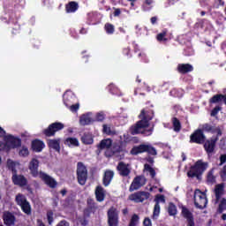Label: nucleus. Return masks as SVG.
I'll return each instance as SVG.
<instances>
[{
    "label": "nucleus",
    "instance_id": "nucleus-1",
    "mask_svg": "<svg viewBox=\"0 0 226 226\" xmlns=\"http://www.w3.org/2000/svg\"><path fill=\"white\" fill-rule=\"evenodd\" d=\"M138 117L139 120L130 127L131 135L151 137L154 132V124H152L150 127L149 124L154 118V111L149 109H143Z\"/></svg>",
    "mask_w": 226,
    "mask_h": 226
},
{
    "label": "nucleus",
    "instance_id": "nucleus-2",
    "mask_svg": "<svg viewBox=\"0 0 226 226\" xmlns=\"http://www.w3.org/2000/svg\"><path fill=\"white\" fill-rule=\"evenodd\" d=\"M38 169H40V161L33 158L28 163V170L32 177H40L44 185H47L49 188H57V181L49 174L38 170Z\"/></svg>",
    "mask_w": 226,
    "mask_h": 226
},
{
    "label": "nucleus",
    "instance_id": "nucleus-3",
    "mask_svg": "<svg viewBox=\"0 0 226 226\" xmlns=\"http://www.w3.org/2000/svg\"><path fill=\"white\" fill-rule=\"evenodd\" d=\"M209 162H204L202 160H198L192 166L190 167V170L187 172L189 177H202V174L207 170Z\"/></svg>",
    "mask_w": 226,
    "mask_h": 226
},
{
    "label": "nucleus",
    "instance_id": "nucleus-4",
    "mask_svg": "<svg viewBox=\"0 0 226 226\" xmlns=\"http://www.w3.org/2000/svg\"><path fill=\"white\" fill-rule=\"evenodd\" d=\"M142 153H147L151 156H156V154H158V152L156 151V148H154V147L146 144L134 146L130 152L132 156H137V154H142Z\"/></svg>",
    "mask_w": 226,
    "mask_h": 226
},
{
    "label": "nucleus",
    "instance_id": "nucleus-5",
    "mask_svg": "<svg viewBox=\"0 0 226 226\" xmlns=\"http://www.w3.org/2000/svg\"><path fill=\"white\" fill-rule=\"evenodd\" d=\"M76 175L79 185L84 186L87 183V167L82 162L77 163Z\"/></svg>",
    "mask_w": 226,
    "mask_h": 226
},
{
    "label": "nucleus",
    "instance_id": "nucleus-6",
    "mask_svg": "<svg viewBox=\"0 0 226 226\" xmlns=\"http://www.w3.org/2000/svg\"><path fill=\"white\" fill-rule=\"evenodd\" d=\"M15 202L17 206H19L21 211H23L25 215H31V203L27 201V198H26V195L22 193H18L15 197Z\"/></svg>",
    "mask_w": 226,
    "mask_h": 226
},
{
    "label": "nucleus",
    "instance_id": "nucleus-7",
    "mask_svg": "<svg viewBox=\"0 0 226 226\" xmlns=\"http://www.w3.org/2000/svg\"><path fill=\"white\" fill-rule=\"evenodd\" d=\"M194 205L198 209H205L207 206V197L200 189L194 192Z\"/></svg>",
    "mask_w": 226,
    "mask_h": 226
},
{
    "label": "nucleus",
    "instance_id": "nucleus-8",
    "mask_svg": "<svg viewBox=\"0 0 226 226\" xmlns=\"http://www.w3.org/2000/svg\"><path fill=\"white\" fill-rule=\"evenodd\" d=\"M108 225L119 226V210L114 206L110 207L107 211Z\"/></svg>",
    "mask_w": 226,
    "mask_h": 226
},
{
    "label": "nucleus",
    "instance_id": "nucleus-9",
    "mask_svg": "<svg viewBox=\"0 0 226 226\" xmlns=\"http://www.w3.org/2000/svg\"><path fill=\"white\" fill-rule=\"evenodd\" d=\"M64 129V124L61 122H55L50 124L46 129L42 131V134L46 137H55L57 132Z\"/></svg>",
    "mask_w": 226,
    "mask_h": 226
},
{
    "label": "nucleus",
    "instance_id": "nucleus-10",
    "mask_svg": "<svg viewBox=\"0 0 226 226\" xmlns=\"http://www.w3.org/2000/svg\"><path fill=\"white\" fill-rule=\"evenodd\" d=\"M149 197H151V193L145 191H139L130 194L128 197V200H131V202H134L135 204H140V202L147 200Z\"/></svg>",
    "mask_w": 226,
    "mask_h": 226
},
{
    "label": "nucleus",
    "instance_id": "nucleus-11",
    "mask_svg": "<svg viewBox=\"0 0 226 226\" xmlns=\"http://www.w3.org/2000/svg\"><path fill=\"white\" fill-rule=\"evenodd\" d=\"M5 140L6 143H0V147H2V149H4L6 146H9V147H11L12 149H16V147H20V146H22V139L15 138L13 135H7Z\"/></svg>",
    "mask_w": 226,
    "mask_h": 226
},
{
    "label": "nucleus",
    "instance_id": "nucleus-12",
    "mask_svg": "<svg viewBox=\"0 0 226 226\" xmlns=\"http://www.w3.org/2000/svg\"><path fill=\"white\" fill-rule=\"evenodd\" d=\"M206 142V135L202 129H197L190 136L191 144H200L202 145Z\"/></svg>",
    "mask_w": 226,
    "mask_h": 226
},
{
    "label": "nucleus",
    "instance_id": "nucleus-13",
    "mask_svg": "<svg viewBox=\"0 0 226 226\" xmlns=\"http://www.w3.org/2000/svg\"><path fill=\"white\" fill-rule=\"evenodd\" d=\"M147 181V180L144 176L135 177L129 187V192H135L136 190H140V188H142V186L146 185Z\"/></svg>",
    "mask_w": 226,
    "mask_h": 226
},
{
    "label": "nucleus",
    "instance_id": "nucleus-14",
    "mask_svg": "<svg viewBox=\"0 0 226 226\" xmlns=\"http://www.w3.org/2000/svg\"><path fill=\"white\" fill-rule=\"evenodd\" d=\"M216 142H218V137L205 139V141L203 143V147H204L207 154H208V156L210 154H213V153H215V149L216 147Z\"/></svg>",
    "mask_w": 226,
    "mask_h": 226
},
{
    "label": "nucleus",
    "instance_id": "nucleus-15",
    "mask_svg": "<svg viewBox=\"0 0 226 226\" xmlns=\"http://www.w3.org/2000/svg\"><path fill=\"white\" fill-rule=\"evenodd\" d=\"M11 181L13 185H15V186H19L20 188H24V186H26L28 183L27 179L24 175H19L17 173H14V175H12Z\"/></svg>",
    "mask_w": 226,
    "mask_h": 226
},
{
    "label": "nucleus",
    "instance_id": "nucleus-16",
    "mask_svg": "<svg viewBox=\"0 0 226 226\" xmlns=\"http://www.w3.org/2000/svg\"><path fill=\"white\" fill-rule=\"evenodd\" d=\"M181 215L187 222V226H195V219L193 214L186 207H182Z\"/></svg>",
    "mask_w": 226,
    "mask_h": 226
},
{
    "label": "nucleus",
    "instance_id": "nucleus-17",
    "mask_svg": "<svg viewBox=\"0 0 226 226\" xmlns=\"http://www.w3.org/2000/svg\"><path fill=\"white\" fill-rule=\"evenodd\" d=\"M77 101V97L75 94L72 91H66L63 95V102L65 107H70V105H73Z\"/></svg>",
    "mask_w": 226,
    "mask_h": 226
},
{
    "label": "nucleus",
    "instance_id": "nucleus-18",
    "mask_svg": "<svg viewBox=\"0 0 226 226\" xmlns=\"http://www.w3.org/2000/svg\"><path fill=\"white\" fill-rule=\"evenodd\" d=\"M47 145L49 149H53L56 153H61V139H48Z\"/></svg>",
    "mask_w": 226,
    "mask_h": 226
},
{
    "label": "nucleus",
    "instance_id": "nucleus-19",
    "mask_svg": "<svg viewBox=\"0 0 226 226\" xmlns=\"http://www.w3.org/2000/svg\"><path fill=\"white\" fill-rule=\"evenodd\" d=\"M114 170H106L104 171L103 177H102V185L103 186L107 187L112 183V179H114Z\"/></svg>",
    "mask_w": 226,
    "mask_h": 226
},
{
    "label": "nucleus",
    "instance_id": "nucleus-20",
    "mask_svg": "<svg viewBox=\"0 0 226 226\" xmlns=\"http://www.w3.org/2000/svg\"><path fill=\"white\" fill-rule=\"evenodd\" d=\"M117 170H118L122 177H128V176H130L132 172V170L128 169V164L124 163V162H118V165L117 166Z\"/></svg>",
    "mask_w": 226,
    "mask_h": 226
},
{
    "label": "nucleus",
    "instance_id": "nucleus-21",
    "mask_svg": "<svg viewBox=\"0 0 226 226\" xmlns=\"http://www.w3.org/2000/svg\"><path fill=\"white\" fill-rule=\"evenodd\" d=\"M177 70L178 73L186 75V73H190L193 71V65L190 64H178Z\"/></svg>",
    "mask_w": 226,
    "mask_h": 226
},
{
    "label": "nucleus",
    "instance_id": "nucleus-22",
    "mask_svg": "<svg viewBox=\"0 0 226 226\" xmlns=\"http://www.w3.org/2000/svg\"><path fill=\"white\" fill-rule=\"evenodd\" d=\"M3 220L4 225L12 226L15 225L17 218L11 214V212H6L4 214Z\"/></svg>",
    "mask_w": 226,
    "mask_h": 226
},
{
    "label": "nucleus",
    "instance_id": "nucleus-23",
    "mask_svg": "<svg viewBox=\"0 0 226 226\" xmlns=\"http://www.w3.org/2000/svg\"><path fill=\"white\" fill-rule=\"evenodd\" d=\"M94 195L97 202H103L105 200V189L102 185L95 187Z\"/></svg>",
    "mask_w": 226,
    "mask_h": 226
},
{
    "label": "nucleus",
    "instance_id": "nucleus-24",
    "mask_svg": "<svg viewBox=\"0 0 226 226\" xmlns=\"http://www.w3.org/2000/svg\"><path fill=\"white\" fill-rule=\"evenodd\" d=\"M45 148V143L40 139H34L32 141V149L35 151V153H41Z\"/></svg>",
    "mask_w": 226,
    "mask_h": 226
},
{
    "label": "nucleus",
    "instance_id": "nucleus-25",
    "mask_svg": "<svg viewBox=\"0 0 226 226\" xmlns=\"http://www.w3.org/2000/svg\"><path fill=\"white\" fill-rule=\"evenodd\" d=\"M79 10V3L75 1H71L65 4L66 13H75Z\"/></svg>",
    "mask_w": 226,
    "mask_h": 226
},
{
    "label": "nucleus",
    "instance_id": "nucleus-26",
    "mask_svg": "<svg viewBox=\"0 0 226 226\" xmlns=\"http://www.w3.org/2000/svg\"><path fill=\"white\" fill-rule=\"evenodd\" d=\"M225 100V94H217L209 99V103H218V105H223Z\"/></svg>",
    "mask_w": 226,
    "mask_h": 226
},
{
    "label": "nucleus",
    "instance_id": "nucleus-27",
    "mask_svg": "<svg viewBox=\"0 0 226 226\" xmlns=\"http://www.w3.org/2000/svg\"><path fill=\"white\" fill-rule=\"evenodd\" d=\"M98 149L102 151V149H110L112 147V139H104L101 140L99 145H97Z\"/></svg>",
    "mask_w": 226,
    "mask_h": 226
},
{
    "label": "nucleus",
    "instance_id": "nucleus-28",
    "mask_svg": "<svg viewBox=\"0 0 226 226\" xmlns=\"http://www.w3.org/2000/svg\"><path fill=\"white\" fill-rule=\"evenodd\" d=\"M79 123L82 124V126H87L90 123H94V119L91 117V113H87L80 117Z\"/></svg>",
    "mask_w": 226,
    "mask_h": 226
},
{
    "label": "nucleus",
    "instance_id": "nucleus-29",
    "mask_svg": "<svg viewBox=\"0 0 226 226\" xmlns=\"http://www.w3.org/2000/svg\"><path fill=\"white\" fill-rule=\"evenodd\" d=\"M81 142L85 144L86 146H91L93 142H94V139L93 138V134L91 132H85L83 136L81 137Z\"/></svg>",
    "mask_w": 226,
    "mask_h": 226
},
{
    "label": "nucleus",
    "instance_id": "nucleus-30",
    "mask_svg": "<svg viewBox=\"0 0 226 226\" xmlns=\"http://www.w3.org/2000/svg\"><path fill=\"white\" fill-rule=\"evenodd\" d=\"M224 188H225V186L223 185V184H219V185H215V193L216 202L220 201V199H222V195H223Z\"/></svg>",
    "mask_w": 226,
    "mask_h": 226
},
{
    "label": "nucleus",
    "instance_id": "nucleus-31",
    "mask_svg": "<svg viewBox=\"0 0 226 226\" xmlns=\"http://www.w3.org/2000/svg\"><path fill=\"white\" fill-rule=\"evenodd\" d=\"M154 4V0H144L141 10L143 11H151L153 10V4Z\"/></svg>",
    "mask_w": 226,
    "mask_h": 226
},
{
    "label": "nucleus",
    "instance_id": "nucleus-32",
    "mask_svg": "<svg viewBox=\"0 0 226 226\" xmlns=\"http://www.w3.org/2000/svg\"><path fill=\"white\" fill-rule=\"evenodd\" d=\"M207 185H215L216 183V177L215 176V169H211L207 175Z\"/></svg>",
    "mask_w": 226,
    "mask_h": 226
},
{
    "label": "nucleus",
    "instance_id": "nucleus-33",
    "mask_svg": "<svg viewBox=\"0 0 226 226\" xmlns=\"http://www.w3.org/2000/svg\"><path fill=\"white\" fill-rule=\"evenodd\" d=\"M64 144L65 146H73L74 147H79V139H77V138H67Z\"/></svg>",
    "mask_w": 226,
    "mask_h": 226
},
{
    "label": "nucleus",
    "instance_id": "nucleus-34",
    "mask_svg": "<svg viewBox=\"0 0 226 226\" xmlns=\"http://www.w3.org/2000/svg\"><path fill=\"white\" fill-rule=\"evenodd\" d=\"M7 169L12 172V176L17 173V164L11 159L7 160Z\"/></svg>",
    "mask_w": 226,
    "mask_h": 226
},
{
    "label": "nucleus",
    "instance_id": "nucleus-35",
    "mask_svg": "<svg viewBox=\"0 0 226 226\" xmlns=\"http://www.w3.org/2000/svg\"><path fill=\"white\" fill-rule=\"evenodd\" d=\"M168 213L170 216H176V215H177V207H176L174 203L170 202L168 207Z\"/></svg>",
    "mask_w": 226,
    "mask_h": 226
},
{
    "label": "nucleus",
    "instance_id": "nucleus-36",
    "mask_svg": "<svg viewBox=\"0 0 226 226\" xmlns=\"http://www.w3.org/2000/svg\"><path fill=\"white\" fill-rule=\"evenodd\" d=\"M87 208L90 209L91 211L96 212V210L98 209V206H96V202H94V200L93 199H87Z\"/></svg>",
    "mask_w": 226,
    "mask_h": 226
},
{
    "label": "nucleus",
    "instance_id": "nucleus-37",
    "mask_svg": "<svg viewBox=\"0 0 226 226\" xmlns=\"http://www.w3.org/2000/svg\"><path fill=\"white\" fill-rule=\"evenodd\" d=\"M172 124L174 132H181V121L177 119V117L172 118Z\"/></svg>",
    "mask_w": 226,
    "mask_h": 226
},
{
    "label": "nucleus",
    "instance_id": "nucleus-38",
    "mask_svg": "<svg viewBox=\"0 0 226 226\" xmlns=\"http://www.w3.org/2000/svg\"><path fill=\"white\" fill-rule=\"evenodd\" d=\"M170 96H172L173 98H183V90L173 88L170 92Z\"/></svg>",
    "mask_w": 226,
    "mask_h": 226
},
{
    "label": "nucleus",
    "instance_id": "nucleus-39",
    "mask_svg": "<svg viewBox=\"0 0 226 226\" xmlns=\"http://www.w3.org/2000/svg\"><path fill=\"white\" fill-rule=\"evenodd\" d=\"M104 31L108 34H113L116 32V26H114V25H112V23H106L104 25Z\"/></svg>",
    "mask_w": 226,
    "mask_h": 226
},
{
    "label": "nucleus",
    "instance_id": "nucleus-40",
    "mask_svg": "<svg viewBox=\"0 0 226 226\" xmlns=\"http://www.w3.org/2000/svg\"><path fill=\"white\" fill-rule=\"evenodd\" d=\"M165 36H167V29L162 30L156 35L157 41H167L168 39Z\"/></svg>",
    "mask_w": 226,
    "mask_h": 226
},
{
    "label": "nucleus",
    "instance_id": "nucleus-41",
    "mask_svg": "<svg viewBox=\"0 0 226 226\" xmlns=\"http://www.w3.org/2000/svg\"><path fill=\"white\" fill-rule=\"evenodd\" d=\"M111 147L113 154L121 153L123 151V147L121 146V144L114 143L113 145H111Z\"/></svg>",
    "mask_w": 226,
    "mask_h": 226
},
{
    "label": "nucleus",
    "instance_id": "nucleus-42",
    "mask_svg": "<svg viewBox=\"0 0 226 226\" xmlns=\"http://www.w3.org/2000/svg\"><path fill=\"white\" fill-rule=\"evenodd\" d=\"M139 215L137 214H133L129 222V226H137L139 224Z\"/></svg>",
    "mask_w": 226,
    "mask_h": 226
},
{
    "label": "nucleus",
    "instance_id": "nucleus-43",
    "mask_svg": "<svg viewBox=\"0 0 226 226\" xmlns=\"http://www.w3.org/2000/svg\"><path fill=\"white\" fill-rule=\"evenodd\" d=\"M94 121H97V123H103V121H105V113H103V111L96 113Z\"/></svg>",
    "mask_w": 226,
    "mask_h": 226
},
{
    "label": "nucleus",
    "instance_id": "nucleus-44",
    "mask_svg": "<svg viewBox=\"0 0 226 226\" xmlns=\"http://www.w3.org/2000/svg\"><path fill=\"white\" fill-rule=\"evenodd\" d=\"M19 156H22L23 158H26L29 156V148L27 147L23 146L19 152Z\"/></svg>",
    "mask_w": 226,
    "mask_h": 226
},
{
    "label": "nucleus",
    "instance_id": "nucleus-45",
    "mask_svg": "<svg viewBox=\"0 0 226 226\" xmlns=\"http://www.w3.org/2000/svg\"><path fill=\"white\" fill-rule=\"evenodd\" d=\"M102 132L106 133V135H116V132L112 131L107 124L102 125Z\"/></svg>",
    "mask_w": 226,
    "mask_h": 226
},
{
    "label": "nucleus",
    "instance_id": "nucleus-46",
    "mask_svg": "<svg viewBox=\"0 0 226 226\" xmlns=\"http://www.w3.org/2000/svg\"><path fill=\"white\" fill-rule=\"evenodd\" d=\"M226 209V199L222 198L218 207V212L219 213H223Z\"/></svg>",
    "mask_w": 226,
    "mask_h": 226
},
{
    "label": "nucleus",
    "instance_id": "nucleus-47",
    "mask_svg": "<svg viewBox=\"0 0 226 226\" xmlns=\"http://www.w3.org/2000/svg\"><path fill=\"white\" fill-rule=\"evenodd\" d=\"M158 216H160V204L156 202L154 207L153 218H158Z\"/></svg>",
    "mask_w": 226,
    "mask_h": 226
},
{
    "label": "nucleus",
    "instance_id": "nucleus-48",
    "mask_svg": "<svg viewBox=\"0 0 226 226\" xmlns=\"http://www.w3.org/2000/svg\"><path fill=\"white\" fill-rule=\"evenodd\" d=\"M47 219L49 225H52V223H54V212L52 210L47 212Z\"/></svg>",
    "mask_w": 226,
    "mask_h": 226
},
{
    "label": "nucleus",
    "instance_id": "nucleus-49",
    "mask_svg": "<svg viewBox=\"0 0 226 226\" xmlns=\"http://www.w3.org/2000/svg\"><path fill=\"white\" fill-rule=\"evenodd\" d=\"M220 110H222V106H215L210 113L211 117H216V116H218V112H220Z\"/></svg>",
    "mask_w": 226,
    "mask_h": 226
},
{
    "label": "nucleus",
    "instance_id": "nucleus-50",
    "mask_svg": "<svg viewBox=\"0 0 226 226\" xmlns=\"http://www.w3.org/2000/svg\"><path fill=\"white\" fill-rule=\"evenodd\" d=\"M68 109H70L71 112H77L79 109H80V104L79 102L75 104H71L70 106H67Z\"/></svg>",
    "mask_w": 226,
    "mask_h": 226
},
{
    "label": "nucleus",
    "instance_id": "nucleus-51",
    "mask_svg": "<svg viewBox=\"0 0 226 226\" xmlns=\"http://www.w3.org/2000/svg\"><path fill=\"white\" fill-rule=\"evenodd\" d=\"M219 176L222 179V181L225 182L226 181V165L222 167L221 171L219 172Z\"/></svg>",
    "mask_w": 226,
    "mask_h": 226
},
{
    "label": "nucleus",
    "instance_id": "nucleus-52",
    "mask_svg": "<svg viewBox=\"0 0 226 226\" xmlns=\"http://www.w3.org/2000/svg\"><path fill=\"white\" fill-rule=\"evenodd\" d=\"M91 213H95V212L89 208H85L83 211V217L87 219L91 218Z\"/></svg>",
    "mask_w": 226,
    "mask_h": 226
},
{
    "label": "nucleus",
    "instance_id": "nucleus-53",
    "mask_svg": "<svg viewBox=\"0 0 226 226\" xmlns=\"http://www.w3.org/2000/svg\"><path fill=\"white\" fill-rule=\"evenodd\" d=\"M156 202H157L158 204H160V202L165 203V196L162 195V194H157V195L155 196V204H156Z\"/></svg>",
    "mask_w": 226,
    "mask_h": 226
},
{
    "label": "nucleus",
    "instance_id": "nucleus-54",
    "mask_svg": "<svg viewBox=\"0 0 226 226\" xmlns=\"http://www.w3.org/2000/svg\"><path fill=\"white\" fill-rule=\"evenodd\" d=\"M14 26L15 27L12 28V34H19V33H20V25L16 22Z\"/></svg>",
    "mask_w": 226,
    "mask_h": 226
},
{
    "label": "nucleus",
    "instance_id": "nucleus-55",
    "mask_svg": "<svg viewBox=\"0 0 226 226\" xmlns=\"http://www.w3.org/2000/svg\"><path fill=\"white\" fill-rule=\"evenodd\" d=\"M79 223L82 225V226H86L89 223V220L87 218V217H81L79 218Z\"/></svg>",
    "mask_w": 226,
    "mask_h": 226
},
{
    "label": "nucleus",
    "instance_id": "nucleus-56",
    "mask_svg": "<svg viewBox=\"0 0 226 226\" xmlns=\"http://www.w3.org/2000/svg\"><path fill=\"white\" fill-rule=\"evenodd\" d=\"M113 17H121V9L113 7Z\"/></svg>",
    "mask_w": 226,
    "mask_h": 226
},
{
    "label": "nucleus",
    "instance_id": "nucleus-57",
    "mask_svg": "<svg viewBox=\"0 0 226 226\" xmlns=\"http://www.w3.org/2000/svg\"><path fill=\"white\" fill-rule=\"evenodd\" d=\"M203 130L205 132H213V125H211L209 124H203Z\"/></svg>",
    "mask_w": 226,
    "mask_h": 226
},
{
    "label": "nucleus",
    "instance_id": "nucleus-58",
    "mask_svg": "<svg viewBox=\"0 0 226 226\" xmlns=\"http://www.w3.org/2000/svg\"><path fill=\"white\" fill-rule=\"evenodd\" d=\"M143 226H153L151 222V219L149 217H146L143 221Z\"/></svg>",
    "mask_w": 226,
    "mask_h": 226
},
{
    "label": "nucleus",
    "instance_id": "nucleus-59",
    "mask_svg": "<svg viewBox=\"0 0 226 226\" xmlns=\"http://www.w3.org/2000/svg\"><path fill=\"white\" fill-rule=\"evenodd\" d=\"M223 163H226V154L220 156V165H223Z\"/></svg>",
    "mask_w": 226,
    "mask_h": 226
},
{
    "label": "nucleus",
    "instance_id": "nucleus-60",
    "mask_svg": "<svg viewBox=\"0 0 226 226\" xmlns=\"http://www.w3.org/2000/svg\"><path fill=\"white\" fill-rule=\"evenodd\" d=\"M122 52L124 56L130 57V48H124Z\"/></svg>",
    "mask_w": 226,
    "mask_h": 226
},
{
    "label": "nucleus",
    "instance_id": "nucleus-61",
    "mask_svg": "<svg viewBox=\"0 0 226 226\" xmlns=\"http://www.w3.org/2000/svg\"><path fill=\"white\" fill-rule=\"evenodd\" d=\"M150 22L153 26H154V24H156V22H158V17L154 16L150 19Z\"/></svg>",
    "mask_w": 226,
    "mask_h": 226
},
{
    "label": "nucleus",
    "instance_id": "nucleus-62",
    "mask_svg": "<svg viewBox=\"0 0 226 226\" xmlns=\"http://www.w3.org/2000/svg\"><path fill=\"white\" fill-rule=\"evenodd\" d=\"M180 0H168L169 6H174L176 3H179Z\"/></svg>",
    "mask_w": 226,
    "mask_h": 226
},
{
    "label": "nucleus",
    "instance_id": "nucleus-63",
    "mask_svg": "<svg viewBox=\"0 0 226 226\" xmlns=\"http://www.w3.org/2000/svg\"><path fill=\"white\" fill-rule=\"evenodd\" d=\"M144 169L147 171V172H150L152 170H153V167H151V165L146 163L144 165Z\"/></svg>",
    "mask_w": 226,
    "mask_h": 226
},
{
    "label": "nucleus",
    "instance_id": "nucleus-64",
    "mask_svg": "<svg viewBox=\"0 0 226 226\" xmlns=\"http://www.w3.org/2000/svg\"><path fill=\"white\" fill-rule=\"evenodd\" d=\"M149 174H150L152 179H154V177H156V171L154 170V169H153L151 171H149Z\"/></svg>",
    "mask_w": 226,
    "mask_h": 226
}]
</instances>
